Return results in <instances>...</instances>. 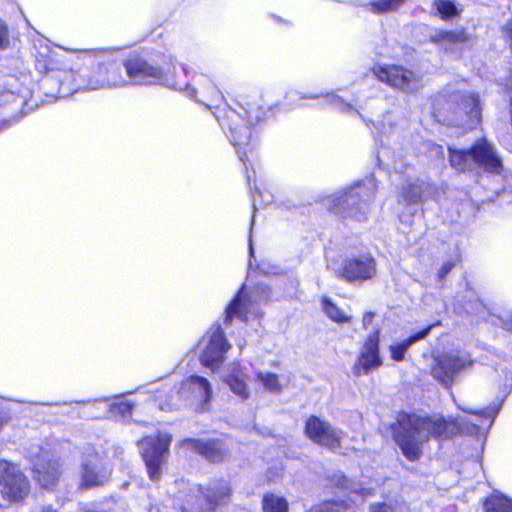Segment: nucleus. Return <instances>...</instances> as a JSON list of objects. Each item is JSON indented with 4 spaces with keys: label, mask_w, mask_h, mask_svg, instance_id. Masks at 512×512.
<instances>
[{
    "label": "nucleus",
    "mask_w": 512,
    "mask_h": 512,
    "mask_svg": "<svg viewBox=\"0 0 512 512\" xmlns=\"http://www.w3.org/2000/svg\"><path fill=\"white\" fill-rule=\"evenodd\" d=\"M459 409L477 416L479 422L468 424L461 417L446 418L442 414L437 413L427 416L405 412L398 414L392 430L394 441L402 454L409 461H417L422 456L423 445L430 439L444 442L452 439L459 433L476 434L484 428L485 421L488 422L487 427H491L499 412V408L495 407L471 410L459 406Z\"/></svg>",
    "instance_id": "obj_1"
},
{
    "label": "nucleus",
    "mask_w": 512,
    "mask_h": 512,
    "mask_svg": "<svg viewBox=\"0 0 512 512\" xmlns=\"http://www.w3.org/2000/svg\"><path fill=\"white\" fill-rule=\"evenodd\" d=\"M59 81L58 93L61 98L79 91L111 89L127 85V79L122 74L121 65L116 61L100 62L90 70L66 71Z\"/></svg>",
    "instance_id": "obj_2"
},
{
    "label": "nucleus",
    "mask_w": 512,
    "mask_h": 512,
    "mask_svg": "<svg viewBox=\"0 0 512 512\" xmlns=\"http://www.w3.org/2000/svg\"><path fill=\"white\" fill-rule=\"evenodd\" d=\"M377 191V184L373 177L354 184L348 190L340 191L324 199L327 209L343 219H352L358 222L365 221L370 212V204Z\"/></svg>",
    "instance_id": "obj_3"
},
{
    "label": "nucleus",
    "mask_w": 512,
    "mask_h": 512,
    "mask_svg": "<svg viewBox=\"0 0 512 512\" xmlns=\"http://www.w3.org/2000/svg\"><path fill=\"white\" fill-rule=\"evenodd\" d=\"M449 161L453 169L459 172L483 168L493 174L502 171V161L495 147L485 138L478 139L470 149L449 147Z\"/></svg>",
    "instance_id": "obj_4"
},
{
    "label": "nucleus",
    "mask_w": 512,
    "mask_h": 512,
    "mask_svg": "<svg viewBox=\"0 0 512 512\" xmlns=\"http://www.w3.org/2000/svg\"><path fill=\"white\" fill-rule=\"evenodd\" d=\"M443 101H446L448 109L452 110L453 113V116L449 119L450 124L470 130L480 123L481 109L477 95L445 90L435 97L434 107L440 105ZM438 112L441 113V110L438 109Z\"/></svg>",
    "instance_id": "obj_5"
},
{
    "label": "nucleus",
    "mask_w": 512,
    "mask_h": 512,
    "mask_svg": "<svg viewBox=\"0 0 512 512\" xmlns=\"http://www.w3.org/2000/svg\"><path fill=\"white\" fill-rule=\"evenodd\" d=\"M172 437L168 433L158 432L142 438L138 442L147 473L152 481L160 480L170 454Z\"/></svg>",
    "instance_id": "obj_6"
},
{
    "label": "nucleus",
    "mask_w": 512,
    "mask_h": 512,
    "mask_svg": "<svg viewBox=\"0 0 512 512\" xmlns=\"http://www.w3.org/2000/svg\"><path fill=\"white\" fill-rule=\"evenodd\" d=\"M268 298V289L263 285L257 286L250 293L243 286L226 308L225 323L230 322L234 317L243 322L260 317V304L266 302Z\"/></svg>",
    "instance_id": "obj_7"
},
{
    "label": "nucleus",
    "mask_w": 512,
    "mask_h": 512,
    "mask_svg": "<svg viewBox=\"0 0 512 512\" xmlns=\"http://www.w3.org/2000/svg\"><path fill=\"white\" fill-rule=\"evenodd\" d=\"M247 119L235 110L229 109L222 120L219 119V124L223 130L229 132V139L233 146L239 149L246 148L253 141V131L251 126L260 120V112L246 111L244 108Z\"/></svg>",
    "instance_id": "obj_8"
},
{
    "label": "nucleus",
    "mask_w": 512,
    "mask_h": 512,
    "mask_svg": "<svg viewBox=\"0 0 512 512\" xmlns=\"http://www.w3.org/2000/svg\"><path fill=\"white\" fill-rule=\"evenodd\" d=\"M112 466L108 458L94 450L85 452L79 470V486L84 489L105 485L111 477Z\"/></svg>",
    "instance_id": "obj_9"
},
{
    "label": "nucleus",
    "mask_w": 512,
    "mask_h": 512,
    "mask_svg": "<svg viewBox=\"0 0 512 512\" xmlns=\"http://www.w3.org/2000/svg\"><path fill=\"white\" fill-rule=\"evenodd\" d=\"M373 74L381 82L406 94H414L423 87L422 74L399 65L375 66Z\"/></svg>",
    "instance_id": "obj_10"
},
{
    "label": "nucleus",
    "mask_w": 512,
    "mask_h": 512,
    "mask_svg": "<svg viewBox=\"0 0 512 512\" xmlns=\"http://www.w3.org/2000/svg\"><path fill=\"white\" fill-rule=\"evenodd\" d=\"M30 492V484L19 466L0 459V493L12 502L24 500Z\"/></svg>",
    "instance_id": "obj_11"
},
{
    "label": "nucleus",
    "mask_w": 512,
    "mask_h": 512,
    "mask_svg": "<svg viewBox=\"0 0 512 512\" xmlns=\"http://www.w3.org/2000/svg\"><path fill=\"white\" fill-rule=\"evenodd\" d=\"M472 364L473 361L467 353L455 351L443 353L434 359L431 375L444 387L449 388L458 373Z\"/></svg>",
    "instance_id": "obj_12"
},
{
    "label": "nucleus",
    "mask_w": 512,
    "mask_h": 512,
    "mask_svg": "<svg viewBox=\"0 0 512 512\" xmlns=\"http://www.w3.org/2000/svg\"><path fill=\"white\" fill-rule=\"evenodd\" d=\"M200 345L203 347L200 353V362L212 371H216L221 366L225 354L231 348L220 326L208 330Z\"/></svg>",
    "instance_id": "obj_13"
},
{
    "label": "nucleus",
    "mask_w": 512,
    "mask_h": 512,
    "mask_svg": "<svg viewBox=\"0 0 512 512\" xmlns=\"http://www.w3.org/2000/svg\"><path fill=\"white\" fill-rule=\"evenodd\" d=\"M29 457L33 464L34 478L43 488H50L59 481L62 464L52 451L41 448L38 454Z\"/></svg>",
    "instance_id": "obj_14"
},
{
    "label": "nucleus",
    "mask_w": 512,
    "mask_h": 512,
    "mask_svg": "<svg viewBox=\"0 0 512 512\" xmlns=\"http://www.w3.org/2000/svg\"><path fill=\"white\" fill-rule=\"evenodd\" d=\"M335 273L347 281H365L372 279L376 273V262L370 254L348 256L342 260Z\"/></svg>",
    "instance_id": "obj_15"
},
{
    "label": "nucleus",
    "mask_w": 512,
    "mask_h": 512,
    "mask_svg": "<svg viewBox=\"0 0 512 512\" xmlns=\"http://www.w3.org/2000/svg\"><path fill=\"white\" fill-rule=\"evenodd\" d=\"M380 330L372 332L360 348L357 359L352 367L355 376L368 375L382 366L383 361L379 351Z\"/></svg>",
    "instance_id": "obj_16"
},
{
    "label": "nucleus",
    "mask_w": 512,
    "mask_h": 512,
    "mask_svg": "<svg viewBox=\"0 0 512 512\" xmlns=\"http://www.w3.org/2000/svg\"><path fill=\"white\" fill-rule=\"evenodd\" d=\"M305 433L313 442L333 451L341 447L345 438L341 430L334 428L328 422L322 421L316 416H310L307 419Z\"/></svg>",
    "instance_id": "obj_17"
},
{
    "label": "nucleus",
    "mask_w": 512,
    "mask_h": 512,
    "mask_svg": "<svg viewBox=\"0 0 512 512\" xmlns=\"http://www.w3.org/2000/svg\"><path fill=\"white\" fill-rule=\"evenodd\" d=\"M126 71L127 84L150 85L163 79V69L150 64L142 57H131L123 64Z\"/></svg>",
    "instance_id": "obj_18"
},
{
    "label": "nucleus",
    "mask_w": 512,
    "mask_h": 512,
    "mask_svg": "<svg viewBox=\"0 0 512 512\" xmlns=\"http://www.w3.org/2000/svg\"><path fill=\"white\" fill-rule=\"evenodd\" d=\"M176 396L203 409V406L211 400L212 387L205 377L192 375L181 382Z\"/></svg>",
    "instance_id": "obj_19"
},
{
    "label": "nucleus",
    "mask_w": 512,
    "mask_h": 512,
    "mask_svg": "<svg viewBox=\"0 0 512 512\" xmlns=\"http://www.w3.org/2000/svg\"><path fill=\"white\" fill-rule=\"evenodd\" d=\"M435 194L436 189L433 185L423 180H416L402 188L399 196V203H403L406 206L411 207L409 212L412 213V211H416L412 206L423 202L429 197H435Z\"/></svg>",
    "instance_id": "obj_20"
},
{
    "label": "nucleus",
    "mask_w": 512,
    "mask_h": 512,
    "mask_svg": "<svg viewBox=\"0 0 512 512\" xmlns=\"http://www.w3.org/2000/svg\"><path fill=\"white\" fill-rule=\"evenodd\" d=\"M181 447L199 453L211 462L223 460L227 453L224 444L219 440L185 439L181 442Z\"/></svg>",
    "instance_id": "obj_21"
},
{
    "label": "nucleus",
    "mask_w": 512,
    "mask_h": 512,
    "mask_svg": "<svg viewBox=\"0 0 512 512\" xmlns=\"http://www.w3.org/2000/svg\"><path fill=\"white\" fill-rule=\"evenodd\" d=\"M249 375L245 367L238 363H232L222 376L223 381L229 386L230 390L242 400L250 397V390L247 385Z\"/></svg>",
    "instance_id": "obj_22"
},
{
    "label": "nucleus",
    "mask_w": 512,
    "mask_h": 512,
    "mask_svg": "<svg viewBox=\"0 0 512 512\" xmlns=\"http://www.w3.org/2000/svg\"><path fill=\"white\" fill-rule=\"evenodd\" d=\"M468 40L469 36L464 30H440L430 36L432 43L436 44L440 49L453 54L460 51Z\"/></svg>",
    "instance_id": "obj_23"
},
{
    "label": "nucleus",
    "mask_w": 512,
    "mask_h": 512,
    "mask_svg": "<svg viewBox=\"0 0 512 512\" xmlns=\"http://www.w3.org/2000/svg\"><path fill=\"white\" fill-rule=\"evenodd\" d=\"M203 494L209 510H213L215 506L225 504L229 498L231 489L228 482L224 480H214L204 489L200 490Z\"/></svg>",
    "instance_id": "obj_24"
},
{
    "label": "nucleus",
    "mask_w": 512,
    "mask_h": 512,
    "mask_svg": "<svg viewBox=\"0 0 512 512\" xmlns=\"http://www.w3.org/2000/svg\"><path fill=\"white\" fill-rule=\"evenodd\" d=\"M432 325L426 327L425 329L411 335L407 339L403 340L402 342L394 343L389 346V352L392 360L396 362L403 361L405 359L406 352L408 349L415 344L416 342L426 338L430 331H431Z\"/></svg>",
    "instance_id": "obj_25"
},
{
    "label": "nucleus",
    "mask_w": 512,
    "mask_h": 512,
    "mask_svg": "<svg viewBox=\"0 0 512 512\" xmlns=\"http://www.w3.org/2000/svg\"><path fill=\"white\" fill-rule=\"evenodd\" d=\"M483 509L484 512H512V499L493 493L484 500Z\"/></svg>",
    "instance_id": "obj_26"
},
{
    "label": "nucleus",
    "mask_w": 512,
    "mask_h": 512,
    "mask_svg": "<svg viewBox=\"0 0 512 512\" xmlns=\"http://www.w3.org/2000/svg\"><path fill=\"white\" fill-rule=\"evenodd\" d=\"M256 381L261 383L266 390L272 393H278L283 389V384L279 376L271 372L260 371L256 373Z\"/></svg>",
    "instance_id": "obj_27"
},
{
    "label": "nucleus",
    "mask_w": 512,
    "mask_h": 512,
    "mask_svg": "<svg viewBox=\"0 0 512 512\" xmlns=\"http://www.w3.org/2000/svg\"><path fill=\"white\" fill-rule=\"evenodd\" d=\"M263 511L264 512H287L288 511V503L287 501L279 496L274 494H268L264 496L262 501Z\"/></svg>",
    "instance_id": "obj_28"
},
{
    "label": "nucleus",
    "mask_w": 512,
    "mask_h": 512,
    "mask_svg": "<svg viewBox=\"0 0 512 512\" xmlns=\"http://www.w3.org/2000/svg\"><path fill=\"white\" fill-rule=\"evenodd\" d=\"M322 309L325 314L333 321L345 323L350 321V316L346 315L339 307L333 304L328 298H323Z\"/></svg>",
    "instance_id": "obj_29"
},
{
    "label": "nucleus",
    "mask_w": 512,
    "mask_h": 512,
    "mask_svg": "<svg viewBox=\"0 0 512 512\" xmlns=\"http://www.w3.org/2000/svg\"><path fill=\"white\" fill-rule=\"evenodd\" d=\"M199 83H201V94L206 99L212 102H218L223 99L221 91L206 77L200 76Z\"/></svg>",
    "instance_id": "obj_30"
},
{
    "label": "nucleus",
    "mask_w": 512,
    "mask_h": 512,
    "mask_svg": "<svg viewBox=\"0 0 512 512\" xmlns=\"http://www.w3.org/2000/svg\"><path fill=\"white\" fill-rule=\"evenodd\" d=\"M405 2L406 0H376L369 5L374 13H388L398 10Z\"/></svg>",
    "instance_id": "obj_31"
},
{
    "label": "nucleus",
    "mask_w": 512,
    "mask_h": 512,
    "mask_svg": "<svg viewBox=\"0 0 512 512\" xmlns=\"http://www.w3.org/2000/svg\"><path fill=\"white\" fill-rule=\"evenodd\" d=\"M434 6L443 19H449L458 14L457 8L452 1L436 0Z\"/></svg>",
    "instance_id": "obj_32"
},
{
    "label": "nucleus",
    "mask_w": 512,
    "mask_h": 512,
    "mask_svg": "<svg viewBox=\"0 0 512 512\" xmlns=\"http://www.w3.org/2000/svg\"><path fill=\"white\" fill-rule=\"evenodd\" d=\"M408 506L404 502H389L372 505L370 512H408Z\"/></svg>",
    "instance_id": "obj_33"
},
{
    "label": "nucleus",
    "mask_w": 512,
    "mask_h": 512,
    "mask_svg": "<svg viewBox=\"0 0 512 512\" xmlns=\"http://www.w3.org/2000/svg\"><path fill=\"white\" fill-rule=\"evenodd\" d=\"M325 101L327 104L339 109L343 112H350L353 110L352 105L348 103H344V101L336 94L334 93H328L325 96Z\"/></svg>",
    "instance_id": "obj_34"
},
{
    "label": "nucleus",
    "mask_w": 512,
    "mask_h": 512,
    "mask_svg": "<svg viewBox=\"0 0 512 512\" xmlns=\"http://www.w3.org/2000/svg\"><path fill=\"white\" fill-rule=\"evenodd\" d=\"M111 412L126 416L132 411V404L128 401L121 400L111 404Z\"/></svg>",
    "instance_id": "obj_35"
},
{
    "label": "nucleus",
    "mask_w": 512,
    "mask_h": 512,
    "mask_svg": "<svg viewBox=\"0 0 512 512\" xmlns=\"http://www.w3.org/2000/svg\"><path fill=\"white\" fill-rule=\"evenodd\" d=\"M353 492L357 495L358 494L361 495L362 497H367V496L373 495L374 488L373 487H363L362 484H358L356 487L353 488Z\"/></svg>",
    "instance_id": "obj_36"
},
{
    "label": "nucleus",
    "mask_w": 512,
    "mask_h": 512,
    "mask_svg": "<svg viewBox=\"0 0 512 512\" xmlns=\"http://www.w3.org/2000/svg\"><path fill=\"white\" fill-rule=\"evenodd\" d=\"M454 263L452 261H447L443 263L441 268L438 271V278L442 280L446 277V275L453 269Z\"/></svg>",
    "instance_id": "obj_37"
},
{
    "label": "nucleus",
    "mask_w": 512,
    "mask_h": 512,
    "mask_svg": "<svg viewBox=\"0 0 512 512\" xmlns=\"http://www.w3.org/2000/svg\"><path fill=\"white\" fill-rule=\"evenodd\" d=\"M503 33L505 37L509 40L510 46L512 47V17L509 20H507V22L503 26Z\"/></svg>",
    "instance_id": "obj_38"
},
{
    "label": "nucleus",
    "mask_w": 512,
    "mask_h": 512,
    "mask_svg": "<svg viewBox=\"0 0 512 512\" xmlns=\"http://www.w3.org/2000/svg\"><path fill=\"white\" fill-rule=\"evenodd\" d=\"M307 512H333V506L331 503H324L308 510Z\"/></svg>",
    "instance_id": "obj_39"
},
{
    "label": "nucleus",
    "mask_w": 512,
    "mask_h": 512,
    "mask_svg": "<svg viewBox=\"0 0 512 512\" xmlns=\"http://www.w3.org/2000/svg\"><path fill=\"white\" fill-rule=\"evenodd\" d=\"M7 43V28L3 23L0 22V48L4 47Z\"/></svg>",
    "instance_id": "obj_40"
},
{
    "label": "nucleus",
    "mask_w": 512,
    "mask_h": 512,
    "mask_svg": "<svg viewBox=\"0 0 512 512\" xmlns=\"http://www.w3.org/2000/svg\"><path fill=\"white\" fill-rule=\"evenodd\" d=\"M469 311L472 312V313H476L481 318H485L486 317L485 307L480 302H477L475 304V308L471 307V310H469Z\"/></svg>",
    "instance_id": "obj_41"
},
{
    "label": "nucleus",
    "mask_w": 512,
    "mask_h": 512,
    "mask_svg": "<svg viewBox=\"0 0 512 512\" xmlns=\"http://www.w3.org/2000/svg\"><path fill=\"white\" fill-rule=\"evenodd\" d=\"M374 313L366 312L363 316L362 323L364 328H367L373 321Z\"/></svg>",
    "instance_id": "obj_42"
},
{
    "label": "nucleus",
    "mask_w": 512,
    "mask_h": 512,
    "mask_svg": "<svg viewBox=\"0 0 512 512\" xmlns=\"http://www.w3.org/2000/svg\"><path fill=\"white\" fill-rule=\"evenodd\" d=\"M81 53H83V58H91V57H97L98 53L96 50H90V49H83L80 50Z\"/></svg>",
    "instance_id": "obj_43"
},
{
    "label": "nucleus",
    "mask_w": 512,
    "mask_h": 512,
    "mask_svg": "<svg viewBox=\"0 0 512 512\" xmlns=\"http://www.w3.org/2000/svg\"><path fill=\"white\" fill-rule=\"evenodd\" d=\"M186 91H187L188 97H190L192 99H196L197 90L194 87H190L189 85H186Z\"/></svg>",
    "instance_id": "obj_44"
},
{
    "label": "nucleus",
    "mask_w": 512,
    "mask_h": 512,
    "mask_svg": "<svg viewBox=\"0 0 512 512\" xmlns=\"http://www.w3.org/2000/svg\"><path fill=\"white\" fill-rule=\"evenodd\" d=\"M38 512H57V510L52 505H44Z\"/></svg>",
    "instance_id": "obj_45"
},
{
    "label": "nucleus",
    "mask_w": 512,
    "mask_h": 512,
    "mask_svg": "<svg viewBox=\"0 0 512 512\" xmlns=\"http://www.w3.org/2000/svg\"><path fill=\"white\" fill-rule=\"evenodd\" d=\"M503 326L506 330L512 331V315L510 316L509 319L503 322Z\"/></svg>",
    "instance_id": "obj_46"
},
{
    "label": "nucleus",
    "mask_w": 512,
    "mask_h": 512,
    "mask_svg": "<svg viewBox=\"0 0 512 512\" xmlns=\"http://www.w3.org/2000/svg\"><path fill=\"white\" fill-rule=\"evenodd\" d=\"M238 154H239V159H240L243 163H245V162H246V160H248V159H247V152H246V151H244L243 153H241L240 151H238Z\"/></svg>",
    "instance_id": "obj_47"
},
{
    "label": "nucleus",
    "mask_w": 512,
    "mask_h": 512,
    "mask_svg": "<svg viewBox=\"0 0 512 512\" xmlns=\"http://www.w3.org/2000/svg\"><path fill=\"white\" fill-rule=\"evenodd\" d=\"M159 407H160L161 410L171 409L173 407V404H171V403H167V404L160 403Z\"/></svg>",
    "instance_id": "obj_48"
},
{
    "label": "nucleus",
    "mask_w": 512,
    "mask_h": 512,
    "mask_svg": "<svg viewBox=\"0 0 512 512\" xmlns=\"http://www.w3.org/2000/svg\"><path fill=\"white\" fill-rule=\"evenodd\" d=\"M249 250H250V255L252 256L253 255V247H252L251 239L249 240Z\"/></svg>",
    "instance_id": "obj_49"
},
{
    "label": "nucleus",
    "mask_w": 512,
    "mask_h": 512,
    "mask_svg": "<svg viewBox=\"0 0 512 512\" xmlns=\"http://www.w3.org/2000/svg\"><path fill=\"white\" fill-rule=\"evenodd\" d=\"M50 81H51V77H50V76L45 77V79H44V85L49 84V82H50Z\"/></svg>",
    "instance_id": "obj_50"
},
{
    "label": "nucleus",
    "mask_w": 512,
    "mask_h": 512,
    "mask_svg": "<svg viewBox=\"0 0 512 512\" xmlns=\"http://www.w3.org/2000/svg\"><path fill=\"white\" fill-rule=\"evenodd\" d=\"M306 98L313 99V98H316V96H312V95H310V96H307Z\"/></svg>",
    "instance_id": "obj_51"
},
{
    "label": "nucleus",
    "mask_w": 512,
    "mask_h": 512,
    "mask_svg": "<svg viewBox=\"0 0 512 512\" xmlns=\"http://www.w3.org/2000/svg\"><path fill=\"white\" fill-rule=\"evenodd\" d=\"M400 220H401L402 222H404V221H405V220L403 219V215H401V216H400Z\"/></svg>",
    "instance_id": "obj_52"
}]
</instances>
